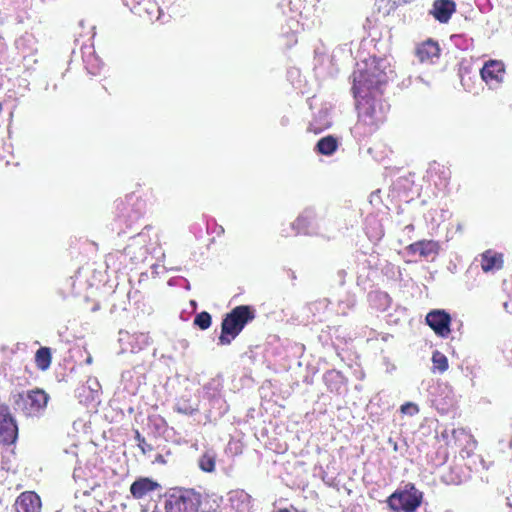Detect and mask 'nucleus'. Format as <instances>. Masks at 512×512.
I'll list each match as a JSON object with an SVG mask.
<instances>
[{"label":"nucleus","mask_w":512,"mask_h":512,"mask_svg":"<svg viewBox=\"0 0 512 512\" xmlns=\"http://www.w3.org/2000/svg\"><path fill=\"white\" fill-rule=\"evenodd\" d=\"M386 82L384 72L375 74L369 70L360 73L352 87L358 110L357 127L364 135L376 132L386 121V115L381 106L375 101L374 95L380 86Z\"/></svg>","instance_id":"nucleus-1"},{"label":"nucleus","mask_w":512,"mask_h":512,"mask_svg":"<svg viewBox=\"0 0 512 512\" xmlns=\"http://www.w3.org/2000/svg\"><path fill=\"white\" fill-rule=\"evenodd\" d=\"M156 200L152 187L137 183L135 188L123 199L114 202L115 212L118 218H126L127 221L138 219L144 215L148 204Z\"/></svg>","instance_id":"nucleus-2"},{"label":"nucleus","mask_w":512,"mask_h":512,"mask_svg":"<svg viewBox=\"0 0 512 512\" xmlns=\"http://www.w3.org/2000/svg\"><path fill=\"white\" fill-rule=\"evenodd\" d=\"M255 319V310L249 305H239L225 315L221 323L219 343L229 345Z\"/></svg>","instance_id":"nucleus-3"},{"label":"nucleus","mask_w":512,"mask_h":512,"mask_svg":"<svg viewBox=\"0 0 512 512\" xmlns=\"http://www.w3.org/2000/svg\"><path fill=\"white\" fill-rule=\"evenodd\" d=\"M49 395L40 388L23 391L14 396L15 409L26 417H38L45 411Z\"/></svg>","instance_id":"nucleus-4"},{"label":"nucleus","mask_w":512,"mask_h":512,"mask_svg":"<svg viewBox=\"0 0 512 512\" xmlns=\"http://www.w3.org/2000/svg\"><path fill=\"white\" fill-rule=\"evenodd\" d=\"M423 493L419 491L414 483H407L403 489L394 491L387 498L388 507L395 512H415L422 504Z\"/></svg>","instance_id":"nucleus-5"},{"label":"nucleus","mask_w":512,"mask_h":512,"mask_svg":"<svg viewBox=\"0 0 512 512\" xmlns=\"http://www.w3.org/2000/svg\"><path fill=\"white\" fill-rule=\"evenodd\" d=\"M441 438L448 449L459 453L462 458L469 457L477 444L473 435L464 428L446 429L441 433Z\"/></svg>","instance_id":"nucleus-6"},{"label":"nucleus","mask_w":512,"mask_h":512,"mask_svg":"<svg viewBox=\"0 0 512 512\" xmlns=\"http://www.w3.org/2000/svg\"><path fill=\"white\" fill-rule=\"evenodd\" d=\"M18 439V426L9 407L0 403V442L12 445Z\"/></svg>","instance_id":"nucleus-7"},{"label":"nucleus","mask_w":512,"mask_h":512,"mask_svg":"<svg viewBox=\"0 0 512 512\" xmlns=\"http://www.w3.org/2000/svg\"><path fill=\"white\" fill-rule=\"evenodd\" d=\"M425 320L437 336L448 338L451 333V316L448 312L442 309L431 310Z\"/></svg>","instance_id":"nucleus-8"},{"label":"nucleus","mask_w":512,"mask_h":512,"mask_svg":"<svg viewBox=\"0 0 512 512\" xmlns=\"http://www.w3.org/2000/svg\"><path fill=\"white\" fill-rule=\"evenodd\" d=\"M480 75L482 80L490 87L497 86L504 80L505 65L500 60H489L480 70Z\"/></svg>","instance_id":"nucleus-9"},{"label":"nucleus","mask_w":512,"mask_h":512,"mask_svg":"<svg viewBox=\"0 0 512 512\" xmlns=\"http://www.w3.org/2000/svg\"><path fill=\"white\" fill-rule=\"evenodd\" d=\"M125 6L140 17H146L148 20L158 19L160 16V7L155 0H122Z\"/></svg>","instance_id":"nucleus-10"},{"label":"nucleus","mask_w":512,"mask_h":512,"mask_svg":"<svg viewBox=\"0 0 512 512\" xmlns=\"http://www.w3.org/2000/svg\"><path fill=\"white\" fill-rule=\"evenodd\" d=\"M16 512H41L42 502L34 491L22 492L14 503Z\"/></svg>","instance_id":"nucleus-11"},{"label":"nucleus","mask_w":512,"mask_h":512,"mask_svg":"<svg viewBox=\"0 0 512 512\" xmlns=\"http://www.w3.org/2000/svg\"><path fill=\"white\" fill-rule=\"evenodd\" d=\"M456 12V3L453 0H435L430 14L440 23H448Z\"/></svg>","instance_id":"nucleus-12"},{"label":"nucleus","mask_w":512,"mask_h":512,"mask_svg":"<svg viewBox=\"0 0 512 512\" xmlns=\"http://www.w3.org/2000/svg\"><path fill=\"white\" fill-rule=\"evenodd\" d=\"M480 257L481 268L485 273L501 270L504 266V255L502 253L488 249Z\"/></svg>","instance_id":"nucleus-13"},{"label":"nucleus","mask_w":512,"mask_h":512,"mask_svg":"<svg viewBox=\"0 0 512 512\" xmlns=\"http://www.w3.org/2000/svg\"><path fill=\"white\" fill-rule=\"evenodd\" d=\"M410 254H418L420 257L427 258L431 255H437L440 251V245L435 240H419L407 246Z\"/></svg>","instance_id":"nucleus-14"},{"label":"nucleus","mask_w":512,"mask_h":512,"mask_svg":"<svg viewBox=\"0 0 512 512\" xmlns=\"http://www.w3.org/2000/svg\"><path fill=\"white\" fill-rule=\"evenodd\" d=\"M159 484L147 477L135 480L130 486V493L135 499H141L148 493L155 491Z\"/></svg>","instance_id":"nucleus-15"},{"label":"nucleus","mask_w":512,"mask_h":512,"mask_svg":"<svg viewBox=\"0 0 512 512\" xmlns=\"http://www.w3.org/2000/svg\"><path fill=\"white\" fill-rule=\"evenodd\" d=\"M416 55L421 62H430L440 55V47L436 41L428 39L421 43L416 50Z\"/></svg>","instance_id":"nucleus-16"},{"label":"nucleus","mask_w":512,"mask_h":512,"mask_svg":"<svg viewBox=\"0 0 512 512\" xmlns=\"http://www.w3.org/2000/svg\"><path fill=\"white\" fill-rule=\"evenodd\" d=\"M168 512H198L197 503L189 496L180 495L170 501Z\"/></svg>","instance_id":"nucleus-17"},{"label":"nucleus","mask_w":512,"mask_h":512,"mask_svg":"<svg viewBox=\"0 0 512 512\" xmlns=\"http://www.w3.org/2000/svg\"><path fill=\"white\" fill-rule=\"evenodd\" d=\"M338 148V140L333 135L322 137L316 144V151L322 155H332Z\"/></svg>","instance_id":"nucleus-18"},{"label":"nucleus","mask_w":512,"mask_h":512,"mask_svg":"<svg viewBox=\"0 0 512 512\" xmlns=\"http://www.w3.org/2000/svg\"><path fill=\"white\" fill-rule=\"evenodd\" d=\"M217 454L214 450H206L198 460L200 470L206 473H213L216 469Z\"/></svg>","instance_id":"nucleus-19"},{"label":"nucleus","mask_w":512,"mask_h":512,"mask_svg":"<svg viewBox=\"0 0 512 512\" xmlns=\"http://www.w3.org/2000/svg\"><path fill=\"white\" fill-rule=\"evenodd\" d=\"M314 215L310 211L300 214L292 224V227L298 234H308L312 225Z\"/></svg>","instance_id":"nucleus-20"},{"label":"nucleus","mask_w":512,"mask_h":512,"mask_svg":"<svg viewBox=\"0 0 512 512\" xmlns=\"http://www.w3.org/2000/svg\"><path fill=\"white\" fill-rule=\"evenodd\" d=\"M407 2L408 0H376L375 7L379 14L386 17L394 12L398 6Z\"/></svg>","instance_id":"nucleus-21"},{"label":"nucleus","mask_w":512,"mask_h":512,"mask_svg":"<svg viewBox=\"0 0 512 512\" xmlns=\"http://www.w3.org/2000/svg\"><path fill=\"white\" fill-rule=\"evenodd\" d=\"M52 362L51 349L49 347H40L35 353V364L41 371L47 370Z\"/></svg>","instance_id":"nucleus-22"},{"label":"nucleus","mask_w":512,"mask_h":512,"mask_svg":"<svg viewBox=\"0 0 512 512\" xmlns=\"http://www.w3.org/2000/svg\"><path fill=\"white\" fill-rule=\"evenodd\" d=\"M432 363L433 369L438 370L441 373L445 372L449 367L447 357L437 350L433 352Z\"/></svg>","instance_id":"nucleus-23"},{"label":"nucleus","mask_w":512,"mask_h":512,"mask_svg":"<svg viewBox=\"0 0 512 512\" xmlns=\"http://www.w3.org/2000/svg\"><path fill=\"white\" fill-rule=\"evenodd\" d=\"M211 323V315L206 311L197 314L194 318V324L198 326L201 330L208 329L211 326Z\"/></svg>","instance_id":"nucleus-24"},{"label":"nucleus","mask_w":512,"mask_h":512,"mask_svg":"<svg viewBox=\"0 0 512 512\" xmlns=\"http://www.w3.org/2000/svg\"><path fill=\"white\" fill-rule=\"evenodd\" d=\"M135 439L138 442V447L141 450L143 454H146L148 452H151L153 450L152 445L146 442L145 438L141 436L139 431H136L135 433Z\"/></svg>","instance_id":"nucleus-25"},{"label":"nucleus","mask_w":512,"mask_h":512,"mask_svg":"<svg viewBox=\"0 0 512 512\" xmlns=\"http://www.w3.org/2000/svg\"><path fill=\"white\" fill-rule=\"evenodd\" d=\"M400 411L403 414H408V415L412 416V415H415V414H417L419 412V408H418V406L415 403L407 402V403L401 405Z\"/></svg>","instance_id":"nucleus-26"},{"label":"nucleus","mask_w":512,"mask_h":512,"mask_svg":"<svg viewBox=\"0 0 512 512\" xmlns=\"http://www.w3.org/2000/svg\"><path fill=\"white\" fill-rule=\"evenodd\" d=\"M449 483H454V484H459L461 482L460 479H454V478H451L450 481H448Z\"/></svg>","instance_id":"nucleus-27"},{"label":"nucleus","mask_w":512,"mask_h":512,"mask_svg":"<svg viewBox=\"0 0 512 512\" xmlns=\"http://www.w3.org/2000/svg\"><path fill=\"white\" fill-rule=\"evenodd\" d=\"M273 512H290V511H289V509H287V508H280V509L275 510V511H273Z\"/></svg>","instance_id":"nucleus-28"}]
</instances>
